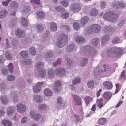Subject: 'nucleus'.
<instances>
[{
	"label": "nucleus",
	"mask_w": 126,
	"mask_h": 126,
	"mask_svg": "<svg viewBox=\"0 0 126 126\" xmlns=\"http://www.w3.org/2000/svg\"><path fill=\"white\" fill-rule=\"evenodd\" d=\"M109 56L113 58L120 57L123 52V50L120 47H115L110 48L107 50Z\"/></svg>",
	"instance_id": "obj_1"
},
{
	"label": "nucleus",
	"mask_w": 126,
	"mask_h": 126,
	"mask_svg": "<svg viewBox=\"0 0 126 126\" xmlns=\"http://www.w3.org/2000/svg\"><path fill=\"white\" fill-rule=\"evenodd\" d=\"M81 50L83 51L87 50V56L90 58L91 59H93L94 57L98 54V52L92 47L90 45L85 46L84 47H80Z\"/></svg>",
	"instance_id": "obj_2"
},
{
	"label": "nucleus",
	"mask_w": 126,
	"mask_h": 126,
	"mask_svg": "<svg viewBox=\"0 0 126 126\" xmlns=\"http://www.w3.org/2000/svg\"><path fill=\"white\" fill-rule=\"evenodd\" d=\"M118 13L113 11L106 12L103 16V18L110 22H114L116 21L119 17Z\"/></svg>",
	"instance_id": "obj_3"
},
{
	"label": "nucleus",
	"mask_w": 126,
	"mask_h": 126,
	"mask_svg": "<svg viewBox=\"0 0 126 126\" xmlns=\"http://www.w3.org/2000/svg\"><path fill=\"white\" fill-rule=\"evenodd\" d=\"M68 38L65 34H62L58 38L57 45L59 47H62L65 46L68 43Z\"/></svg>",
	"instance_id": "obj_4"
},
{
	"label": "nucleus",
	"mask_w": 126,
	"mask_h": 126,
	"mask_svg": "<svg viewBox=\"0 0 126 126\" xmlns=\"http://www.w3.org/2000/svg\"><path fill=\"white\" fill-rule=\"evenodd\" d=\"M101 30V27L99 25L94 24L91 26L90 30H87L86 32L89 34L91 33L92 32L97 33L99 32Z\"/></svg>",
	"instance_id": "obj_5"
},
{
	"label": "nucleus",
	"mask_w": 126,
	"mask_h": 126,
	"mask_svg": "<svg viewBox=\"0 0 126 126\" xmlns=\"http://www.w3.org/2000/svg\"><path fill=\"white\" fill-rule=\"evenodd\" d=\"M81 7L80 5L78 3H72L70 6V10L74 13L79 12L80 10Z\"/></svg>",
	"instance_id": "obj_6"
},
{
	"label": "nucleus",
	"mask_w": 126,
	"mask_h": 126,
	"mask_svg": "<svg viewBox=\"0 0 126 126\" xmlns=\"http://www.w3.org/2000/svg\"><path fill=\"white\" fill-rule=\"evenodd\" d=\"M56 74L60 77L64 76L66 74L65 69L62 67L57 68L55 70Z\"/></svg>",
	"instance_id": "obj_7"
},
{
	"label": "nucleus",
	"mask_w": 126,
	"mask_h": 126,
	"mask_svg": "<svg viewBox=\"0 0 126 126\" xmlns=\"http://www.w3.org/2000/svg\"><path fill=\"white\" fill-rule=\"evenodd\" d=\"M15 33L16 35L19 38H23L25 36V33L24 31L19 28L15 30Z\"/></svg>",
	"instance_id": "obj_8"
},
{
	"label": "nucleus",
	"mask_w": 126,
	"mask_h": 126,
	"mask_svg": "<svg viewBox=\"0 0 126 126\" xmlns=\"http://www.w3.org/2000/svg\"><path fill=\"white\" fill-rule=\"evenodd\" d=\"M103 67L104 71H101V70L100 69L99 71L100 72H103L104 71V72H105L109 74V73H112L114 71L112 70V68L109 66H106V65H104Z\"/></svg>",
	"instance_id": "obj_9"
},
{
	"label": "nucleus",
	"mask_w": 126,
	"mask_h": 126,
	"mask_svg": "<svg viewBox=\"0 0 126 126\" xmlns=\"http://www.w3.org/2000/svg\"><path fill=\"white\" fill-rule=\"evenodd\" d=\"M116 29L115 27H112L111 26H106L104 29V31L105 33H107L110 32H114L116 31Z\"/></svg>",
	"instance_id": "obj_10"
},
{
	"label": "nucleus",
	"mask_w": 126,
	"mask_h": 126,
	"mask_svg": "<svg viewBox=\"0 0 126 126\" xmlns=\"http://www.w3.org/2000/svg\"><path fill=\"white\" fill-rule=\"evenodd\" d=\"M74 100L75 101V104L76 105H81V98L76 95H73Z\"/></svg>",
	"instance_id": "obj_11"
},
{
	"label": "nucleus",
	"mask_w": 126,
	"mask_h": 126,
	"mask_svg": "<svg viewBox=\"0 0 126 126\" xmlns=\"http://www.w3.org/2000/svg\"><path fill=\"white\" fill-rule=\"evenodd\" d=\"M54 55V53L51 50H47L43 53V55L45 58H51Z\"/></svg>",
	"instance_id": "obj_12"
},
{
	"label": "nucleus",
	"mask_w": 126,
	"mask_h": 126,
	"mask_svg": "<svg viewBox=\"0 0 126 126\" xmlns=\"http://www.w3.org/2000/svg\"><path fill=\"white\" fill-rule=\"evenodd\" d=\"M18 111L19 112L23 113L26 110L25 106L23 105L22 104H18L17 106Z\"/></svg>",
	"instance_id": "obj_13"
},
{
	"label": "nucleus",
	"mask_w": 126,
	"mask_h": 126,
	"mask_svg": "<svg viewBox=\"0 0 126 126\" xmlns=\"http://www.w3.org/2000/svg\"><path fill=\"white\" fill-rule=\"evenodd\" d=\"M110 36L109 35L106 34L104 35L102 37L101 44L104 45L110 39Z\"/></svg>",
	"instance_id": "obj_14"
},
{
	"label": "nucleus",
	"mask_w": 126,
	"mask_h": 126,
	"mask_svg": "<svg viewBox=\"0 0 126 126\" xmlns=\"http://www.w3.org/2000/svg\"><path fill=\"white\" fill-rule=\"evenodd\" d=\"M112 94L111 93L108 92H105L103 94V97L105 99L109 100L111 98Z\"/></svg>",
	"instance_id": "obj_15"
},
{
	"label": "nucleus",
	"mask_w": 126,
	"mask_h": 126,
	"mask_svg": "<svg viewBox=\"0 0 126 126\" xmlns=\"http://www.w3.org/2000/svg\"><path fill=\"white\" fill-rule=\"evenodd\" d=\"M75 45L73 43L68 44L66 47V48L67 51L69 52L72 51L74 49Z\"/></svg>",
	"instance_id": "obj_16"
},
{
	"label": "nucleus",
	"mask_w": 126,
	"mask_h": 126,
	"mask_svg": "<svg viewBox=\"0 0 126 126\" xmlns=\"http://www.w3.org/2000/svg\"><path fill=\"white\" fill-rule=\"evenodd\" d=\"M75 41L76 42L82 44L85 41V39L83 37L79 36H77L75 38Z\"/></svg>",
	"instance_id": "obj_17"
},
{
	"label": "nucleus",
	"mask_w": 126,
	"mask_h": 126,
	"mask_svg": "<svg viewBox=\"0 0 126 126\" xmlns=\"http://www.w3.org/2000/svg\"><path fill=\"white\" fill-rule=\"evenodd\" d=\"M8 13V11L4 9L0 12V19H2L5 17Z\"/></svg>",
	"instance_id": "obj_18"
},
{
	"label": "nucleus",
	"mask_w": 126,
	"mask_h": 126,
	"mask_svg": "<svg viewBox=\"0 0 126 126\" xmlns=\"http://www.w3.org/2000/svg\"><path fill=\"white\" fill-rule=\"evenodd\" d=\"M103 101V99L102 98L98 99L96 101V104L97 107L99 108H102L103 106L102 103Z\"/></svg>",
	"instance_id": "obj_19"
},
{
	"label": "nucleus",
	"mask_w": 126,
	"mask_h": 126,
	"mask_svg": "<svg viewBox=\"0 0 126 126\" xmlns=\"http://www.w3.org/2000/svg\"><path fill=\"white\" fill-rule=\"evenodd\" d=\"M36 14L37 15V18L38 19H41L44 18L45 17V14L42 11H38L36 12Z\"/></svg>",
	"instance_id": "obj_20"
},
{
	"label": "nucleus",
	"mask_w": 126,
	"mask_h": 126,
	"mask_svg": "<svg viewBox=\"0 0 126 126\" xmlns=\"http://www.w3.org/2000/svg\"><path fill=\"white\" fill-rule=\"evenodd\" d=\"M50 29L52 31L55 32L57 30V26L54 22H51L50 23Z\"/></svg>",
	"instance_id": "obj_21"
},
{
	"label": "nucleus",
	"mask_w": 126,
	"mask_h": 126,
	"mask_svg": "<svg viewBox=\"0 0 126 126\" xmlns=\"http://www.w3.org/2000/svg\"><path fill=\"white\" fill-rule=\"evenodd\" d=\"M122 42V40L118 37H116L113 38L112 40V43L113 44H117L120 43Z\"/></svg>",
	"instance_id": "obj_22"
},
{
	"label": "nucleus",
	"mask_w": 126,
	"mask_h": 126,
	"mask_svg": "<svg viewBox=\"0 0 126 126\" xmlns=\"http://www.w3.org/2000/svg\"><path fill=\"white\" fill-rule=\"evenodd\" d=\"M88 18L86 16L84 17L80 22L81 25L83 27L88 22Z\"/></svg>",
	"instance_id": "obj_23"
},
{
	"label": "nucleus",
	"mask_w": 126,
	"mask_h": 126,
	"mask_svg": "<svg viewBox=\"0 0 126 126\" xmlns=\"http://www.w3.org/2000/svg\"><path fill=\"white\" fill-rule=\"evenodd\" d=\"M65 62L66 66L69 67L71 66L73 63L72 61L68 57L65 58Z\"/></svg>",
	"instance_id": "obj_24"
},
{
	"label": "nucleus",
	"mask_w": 126,
	"mask_h": 126,
	"mask_svg": "<svg viewBox=\"0 0 126 126\" xmlns=\"http://www.w3.org/2000/svg\"><path fill=\"white\" fill-rule=\"evenodd\" d=\"M30 115L32 118L36 121H38L40 117V116L36 114L32 111L30 112Z\"/></svg>",
	"instance_id": "obj_25"
},
{
	"label": "nucleus",
	"mask_w": 126,
	"mask_h": 126,
	"mask_svg": "<svg viewBox=\"0 0 126 126\" xmlns=\"http://www.w3.org/2000/svg\"><path fill=\"white\" fill-rule=\"evenodd\" d=\"M90 14L92 16H96L98 15V13L97 10L95 8H93L91 10Z\"/></svg>",
	"instance_id": "obj_26"
},
{
	"label": "nucleus",
	"mask_w": 126,
	"mask_h": 126,
	"mask_svg": "<svg viewBox=\"0 0 126 126\" xmlns=\"http://www.w3.org/2000/svg\"><path fill=\"white\" fill-rule=\"evenodd\" d=\"M39 75L41 77H44L46 75V72L42 68L38 69Z\"/></svg>",
	"instance_id": "obj_27"
},
{
	"label": "nucleus",
	"mask_w": 126,
	"mask_h": 126,
	"mask_svg": "<svg viewBox=\"0 0 126 126\" xmlns=\"http://www.w3.org/2000/svg\"><path fill=\"white\" fill-rule=\"evenodd\" d=\"M107 120L105 118H101L99 119L98 120V123L101 125H103L107 122Z\"/></svg>",
	"instance_id": "obj_28"
},
{
	"label": "nucleus",
	"mask_w": 126,
	"mask_h": 126,
	"mask_svg": "<svg viewBox=\"0 0 126 126\" xmlns=\"http://www.w3.org/2000/svg\"><path fill=\"white\" fill-rule=\"evenodd\" d=\"M88 59L86 58H83L82 59L81 62L80 63V66L84 67L86 65L88 62Z\"/></svg>",
	"instance_id": "obj_29"
},
{
	"label": "nucleus",
	"mask_w": 126,
	"mask_h": 126,
	"mask_svg": "<svg viewBox=\"0 0 126 126\" xmlns=\"http://www.w3.org/2000/svg\"><path fill=\"white\" fill-rule=\"evenodd\" d=\"M21 24L23 26L25 27L28 25V23L27 19L25 17H23L21 19Z\"/></svg>",
	"instance_id": "obj_30"
},
{
	"label": "nucleus",
	"mask_w": 126,
	"mask_h": 126,
	"mask_svg": "<svg viewBox=\"0 0 126 126\" xmlns=\"http://www.w3.org/2000/svg\"><path fill=\"white\" fill-rule=\"evenodd\" d=\"M5 57L8 60H12V56L9 51H6L5 52Z\"/></svg>",
	"instance_id": "obj_31"
},
{
	"label": "nucleus",
	"mask_w": 126,
	"mask_h": 126,
	"mask_svg": "<svg viewBox=\"0 0 126 126\" xmlns=\"http://www.w3.org/2000/svg\"><path fill=\"white\" fill-rule=\"evenodd\" d=\"M80 82V79L78 77H77L72 80V85H74L79 83Z\"/></svg>",
	"instance_id": "obj_32"
},
{
	"label": "nucleus",
	"mask_w": 126,
	"mask_h": 126,
	"mask_svg": "<svg viewBox=\"0 0 126 126\" xmlns=\"http://www.w3.org/2000/svg\"><path fill=\"white\" fill-rule=\"evenodd\" d=\"M15 111V109L12 106L8 108L7 113L9 115H12L13 113Z\"/></svg>",
	"instance_id": "obj_33"
},
{
	"label": "nucleus",
	"mask_w": 126,
	"mask_h": 126,
	"mask_svg": "<svg viewBox=\"0 0 126 126\" xmlns=\"http://www.w3.org/2000/svg\"><path fill=\"white\" fill-rule=\"evenodd\" d=\"M34 99L38 103H41L42 102V99L39 95H35L33 96Z\"/></svg>",
	"instance_id": "obj_34"
},
{
	"label": "nucleus",
	"mask_w": 126,
	"mask_h": 126,
	"mask_svg": "<svg viewBox=\"0 0 126 126\" xmlns=\"http://www.w3.org/2000/svg\"><path fill=\"white\" fill-rule=\"evenodd\" d=\"M92 98L89 96H86L84 98V101L87 105L89 104L90 102L92 101Z\"/></svg>",
	"instance_id": "obj_35"
},
{
	"label": "nucleus",
	"mask_w": 126,
	"mask_h": 126,
	"mask_svg": "<svg viewBox=\"0 0 126 126\" xmlns=\"http://www.w3.org/2000/svg\"><path fill=\"white\" fill-rule=\"evenodd\" d=\"M20 55L23 58H26L28 56V53L27 51H22L20 52Z\"/></svg>",
	"instance_id": "obj_36"
},
{
	"label": "nucleus",
	"mask_w": 126,
	"mask_h": 126,
	"mask_svg": "<svg viewBox=\"0 0 126 126\" xmlns=\"http://www.w3.org/2000/svg\"><path fill=\"white\" fill-rule=\"evenodd\" d=\"M2 124L5 126H11L12 124L11 122L5 119L3 120L2 121Z\"/></svg>",
	"instance_id": "obj_37"
},
{
	"label": "nucleus",
	"mask_w": 126,
	"mask_h": 126,
	"mask_svg": "<svg viewBox=\"0 0 126 126\" xmlns=\"http://www.w3.org/2000/svg\"><path fill=\"white\" fill-rule=\"evenodd\" d=\"M60 3L63 6L65 7L67 6L69 4L67 0H62L60 1Z\"/></svg>",
	"instance_id": "obj_38"
},
{
	"label": "nucleus",
	"mask_w": 126,
	"mask_h": 126,
	"mask_svg": "<svg viewBox=\"0 0 126 126\" xmlns=\"http://www.w3.org/2000/svg\"><path fill=\"white\" fill-rule=\"evenodd\" d=\"M44 94L47 96H50L52 95V93L50 90L48 89H47L44 91Z\"/></svg>",
	"instance_id": "obj_39"
},
{
	"label": "nucleus",
	"mask_w": 126,
	"mask_h": 126,
	"mask_svg": "<svg viewBox=\"0 0 126 126\" xmlns=\"http://www.w3.org/2000/svg\"><path fill=\"white\" fill-rule=\"evenodd\" d=\"M56 10L59 12H63L65 11V9L60 6H57L55 7Z\"/></svg>",
	"instance_id": "obj_40"
},
{
	"label": "nucleus",
	"mask_w": 126,
	"mask_h": 126,
	"mask_svg": "<svg viewBox=\"0 0 126 126\" xmlns=\"http://www.w3.org/2000/svg\"><path fill=\"white\" fill-rule=\"evenodd\" d=\"M74 29L77 30H78L80 28L79 24L77 22H74L73 25Z\"/></svg>",
	"instance_id": "obj_41"
},
{
	"label": "nucleus",
	"mask_w": 126,
	"mask_h": 126,
	"mask_svg": "<svg viewBox=\"0 0 126 126\" xmlns=\"http://www.w3.org/2000/svg\"><path fill=\"white\" fill-rule=\"evenodd\" d=\"M62 63V59L60 58H58L53 64V65L54 66H56L60 65Z\"/></svg>",
	"instance_id": "obj_42"
},
{
	"label": "nucleus",
	"mask_w": 126,
	"mask_h": 126,
	"mask_svg": "<svg viewBox=\"0 0 126 126\" xmlns=\"http://www.w3.org/2000/svg\"><path fill=\"white\" fill-rule=\"evenodd\" d=\"M96 108V104H94L91 109V110L92 111V112H90L88 114V115L89 116L90 115H92V114L94 113Z\"/></svg>",
	"instance_id": "obj_43"
},
{
	"label": "nucleus",
	"mask_w": 126,
	"mask_h": 126,
	"mask_svg": "<svg viewBox=\"0 0 126 126\" xmlns=\"http://www.w3.org/2000/svg\"><path fill=\"white\" fill-rule=\"evenodd\" d=\"M99 41V40L98 38L93 39L92 40V44L94 46H96L98 43Z\"/></svg>",
	"instance_id": "obj_44"
},
{
	"label": "nucleus",
	"mask_w": 126,
	"mask_h": 126,
	"mask_svg": "<svg viewBox=\"0 0 126 126\" xmlns=\"http://www.w3.org/2000/svg\"><path fill=\"white\" fill-rule=\"evenodd\" d=\"M44 65V63L42 62H39L37 63L36 65V67L38 70L40 69V68H42Z\"/></svg>",
	"instance_id": "obj_45"
},
{
	"label": "nucleus",
	"mask_w": 126,
	"mask_h": 126,
	"mask_svg": "<svg viewBox=\"0 0 126 126\" xmlns=\"http://www.w3.org/2000/svg\"><path fill=\"white\" fill-rule=\"evenodd\" d=\"M23 63L26 65H30L32 63L31 60L30 59H26L23 61Z\"/></svg>",
	"instance_id": "obj_46"
},
{
	"label": "nucleus",
	"mask_w": 126,
	"mask_h": 126,
	"mask_svg": "<svg viewBox=\"0 0 126 126\" xmlns=\"http://www.w3.org/2000/svg\"><path fill=\"white\" fill-rule=\"evenodd\" d=\"M9 71L11 73H12L13 71L14 66L13 65L12 63H10L8 66Z\"/></svg>",
	"instance_id": "obj_47"
},
{
	"label": "nucleus",
	"mask_w": 126,
	"mask_h": 126,
	"mask_svg": "<svg viewBox=\"0 0 126 126\" xmlns=\"http://www.w3.org/2000/svg\"><path fill=\"white\" fill-rule=\"evenodd\" d=\"M48 76L50 78L53 77L54 75V70L52 69H49L48 72Z\"/></svg>",
	"instance_id": "obj_48"
},
{
	"label": "nucleus",
	"mask_w": 126,
	"mask_h": 126,
	"mask_svg": "<svg viewBox=\"0 0 126 126\" xmlns=\"http://www.w3.org/2000/svg\"><path fill=\"white\" fill-rule=\"evenodd\" d=\"M29 52L32 55H34L36 54V50L34 47H32L30 49Z\"/></svg>",
	"instance_id": "obj_49"
},
{
	"label": "nucleus",
	"mask_w": 126,
	"mask_h": 126,
	"mask_svg": "<svg viewBox=\"0 0 126 126\" xmlns=\"http://www.w3.org/2000/svg\"><path fill=\"white\" fill-rule=\"evenodd\" d=\"M119 4L118 1L114 2L111 4V6L114 8L117 9L119 8Z\"/></svg>",
	"instance_id": "obj_50"
},
{
	"label": "nucleus",
	"mask_w": 126,
	"mask_h": 126,
	"mask_svg": "<svg viewBox=\"0 0 126 126\" xmlns=\"http://www.w3.org/2000/svg\"><path fill=\"white\" fill-rule=\"evenodd\" d=\"M0 100L1 102L4 104H6L7 103L8 101L6 100L5 96H1L0 98Z\"/></svg>",
	"instance_id": "obj_51"
},
{
	"label": "nucleus",
	"mask_w": 126,
	"mask_h": 126,
	"mask_svg": "<svg viewBox=\"0 0 126 126\" xmlns=\"http://www.w3.org/2000/svg\"><path fill=\"white\" fill-rule=\"evenodd\" d=\"M54 85L56 87L61 86V82L59 80H57L55 81L54 83Z\"/></svg>",
	"instance_id": "obj_52"
},
{
	"label": "nucleus",
	"mask_w": 126,
	"mask_h": 126,
	"mask_svg": "<svg viewBox=\"0 0 126 126\" xmlns=\"http://www.w3.org/2000/svg\"><path fill=\"white\" fill-rule=\"evenodd\" d=\"M69 15L68 13L67 12H65L61 14L62 17L64 19H66L68 18Z\"/></svg>",
	"instance_id": "obj_53"
},
{
	"label": "nucleus",
	"mask_w": 126,
	"mask_h": 126,
	"mask_svg": "<svg viewBox=\"0 0 126 126\" xmlns=\"http://www.w3.org/2000/svg\"><path fill=\"white\" fill-rule=\"evenodd\" d=\"M38 108V110H44L46 109V106L43 104H41L39 106Z\"/></svg>",
	"instance_id": "obj_54"
},
{
	"label": "nucleus",
	"mask_w": 126,
	"mask_h": 126,
	"mask_svg": "<svg viewBox=\"0 0 126 126\" xmlns=\"http://www.w3.org/2000/svg\"><path fill=\"white\" fill-rule=\"evenodd\" d=\"M15 76L12 75H11L8 76L7 78V80L9 81H13L15 79Z\"/></svg>",
	"instance_id": "obj_55"
},
{
	"label": "nucleus",
	"mask_w": 126,
	"mask_h": 126,
	"mask_svg": "<svg viewBox=\"0 0 126 126\" xmlns=\"http://www.w3.org/2000/svg\"><path fill=\"white\" fill-rule=\"evenodd\" d=\"M1 71L2 74L4 75H7L8 73V71L6 69L2 68Z\"/></svg>",
	"instance_id": "obj_56"
},
{
	"label": "nucleus",
	"mask_w": 126,
	"mask_h": 126,
	"mask_svg": "<svg viewBox=\"0 0 126 126\" xmlns=\"http://www.w3.org/2000/svg\"><path fill=\"white\" fill-rule=\"evenodd\" d=\"M103 85L105 87H112V83L109 81H106L103 83Z\"/></svg>",
	"instance_id": "obj_57"
},
{
	"label": "nucleus",
	"mask_w": 126,
	"mask_h": 126,
	"mask_svg": "<svg viewBox=\"0 0 126 126\" xmlns=\"http://www.w3.org/2000/svg\"><path fill=\"white\" fill-rule=\"evenodd\" d=\"M11 6L13 8H16L18 7V5L16 2L13 1L11 4Z\"/></svg>",
	"instance_id": "obj_58"
},
{
	"label": "nucleus",
	"mask_w": 126,
	"mask_h": 126,
	"mask_svg": "<svg viewBox=\"0 0 126 126\" xmlns=\"http://www.w3.org/2000/svg\"><path fill=\"white\" fill-rule=\"evenodd\" d=\"M87 85L88 87H94V82L91 80L88 81L87 82Z\"/></svg>",
	"instance_id": "obj_59"
},
{
	"label": "nucleus",
	"mask_w": 126,
	"mask_h": 126,
	"mask_svg": "<svg viewBox=\"0 0 126 126\" xmlns=\"http://www.w3.org/2000/svg\"><path fill=\"white\" fill-rule=\"evenodd\" d=\"M45 84H46L45 82H37L36 85L35 87H40L41 86H44Z\"/></svg>",
	"instance_id": "obj_60"
},
{
	"label": "nucleus",
	"mask_w": 126,
	"mask_h": 126,
	"mask_svg": "<svg viewBox=\"0 0 126 126\" xmlns=\"http://www.w3.org/2000/svg\"><path fill=\"white\" fill-rule=\"evenodd\" d=\"M41 87H34L33 91L35 93L39 92L41 90Z\"/></svg>",
	"instance_id": "obj_61"
},
{
	"label": "nucleus",
	"mask_w": 126,
	"mask_h": 126,
	"mask_svg": "<svg viewBox=\"0 0 126 126\" xmlns=\"http://www.w3.org/2000/svg\"><path fill=\"white\" fill-rule=\"evenodd\" d=\"M37 29L38 31L39 32L42 31L43 29V27L40 25H37Z\"/></svg>",
	"instance_id": "obj_62"
},
{
	"label": "nucleus",
	"mask_w": 126,
	"mask_h": 126,
	"mask_svg": "<svg viewBox=\"0 0 126 126\" xmlns=\"http://www.w3.org/2000/svg\"><path fill=\"white\" fill-rule=\"evenodd\" d=\"M125 23V20H123L121 21L118 24V27H121L122 26H124Z\"/></svg>",
	"instance_id": "obj_63"
},
{
	"label": "nucleus",
	"mask_w": 126,
	"mask_h": 126,
	"mask_svg": "<svg viewBox=\"0 0 126 126\" xmlns=\"http://www.w3.org/2000/svg\"><path fill=\"white\" fill-rule=\"evenodd\" d=\"M119 7L121 8H123L125 7V3L123 2H119Z\"/></svg>",
	"instance_id": "obj_64"
}]
</instances>
